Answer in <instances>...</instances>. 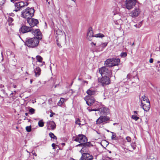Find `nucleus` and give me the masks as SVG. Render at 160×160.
<instances>
[{"label":"nucleus","instance_id":"47","mask_svg":"<svg viewBox=\"0 0 160 160\" xmlns=\"http://www.w3.org/2000/svg\"><path fill=\"white\" fill-rule=\"evenodd\" d=\"M55 144L54 143H52V147L53 149H55Z\"/></svg>","mask_w":160,"mask_h":160},{"label":"nucleus","instance_id":"53","mask_svg":"<svg viewBox=\"0 0 160 160\" xmlns=\"http://www.w3.org/2000/svg\"><path fill=\"white\" fill-rule=\"evenodd\" d=\"M13 88H16V86L15 85H13Z\"/></svg>","mask_w":160,"mask_h":160},{"label":"nucleus","instance_id":"2","mask_svg":"<svg viewBox=\"0 0 160 160\" xmlns=\"http://www.w3.org/2000/svg\"><path fill=\"white\" fill-rule=\"evenodd\" d=\"M39 42V40L36 38H33L27 39L25 42V44L28 47L34 48L37 46Z\"/></svg>","mask_w":160,"mask_h":160},{"label":"nucleus","instance_id":"8","mask_svg":"<svg viewBox=\"0 0 160 160\" xmlns=\"http://www.w3.org/2000/svg\"><path fill=\"white\" fill-rule=\"evenodd\" d=\"M109 117L106 116H101L96 120V124H99L102 123H106L107 121L109 120Z\"/></svg>","mask_w":160,"mask_h":160},{"label":"nucleus","instance_id":"60","mask_svg":"<svg viewBox=\"0 0 160 160\" xmlns=\"http://www.w3.org/2000/svg\"><path fill=\"white\" fill-rule=\"evenodd\" d=\"M134 44V42H133L132 44V45H133Z\"/></svg>","mask_w":160,"mask_h":160},{"label":"nucleus","instance_id":"30","mask_svg":"<svg viewBox=\"0 0 160 160\" xmlns=\"http://www.w3.org/2000/svg\"><path fill=\"white\" fill-rule=\"evenodd\" d=\"M29 114H32L35 113V110L33 108L29 107Z\"/></svg>","mask_w":160,"mask_h":160},{"label":"nucleus","instance_id":"13","mask_svg":"<svg viewBox=\"0 0 160 160\" xmlns=\"http://www.w3.org/2000/svg\"><path fill=\"white\" fill-rule=\"evenodd\" d=\"M93 159V156L88 153H82V156L79 160H92Z\"/></svg>","mask_w":160,"mask_h":160},{"label":"nucleus","instance_id":"6","mask_svg":"<svg viewBox=\"0 0 160 160\" xmlns=\"http://www.w3.org/2000/svg\"><path fill=\"white\" fill-rule=\"evenodd\" d=\"M110 77L111 76H105L101 78H99L98 82L103 86L108 85L110 83Z\"/></svg>","mask_w":160,"mask_h":160},{"label":"nucleus","instance_id":"11","mask_svg":"<svg viewBox=\"0 0 160 160\" xmlns=\"http://www.w3.org/2000/svg\"><path fill=\"white\" fill-rule=\"evenodd\" d=\"M141 11L138 8H135L134 10L132 11L130 13V15L132 18L138 17L140 14Z\"/></svg>","mask_w":160,"mask_h":160},{"label":"nucleus","instance_id":"54","mask_svg":"<svg viewBox=\"0 0 160 160\" xmlns=\"http://www.w3.org/2000/svg\"><path fill=\"white\" fill-rule=\"evenodd\" d=\"M92 44H93V45H94L95 46L96 45V43H94L93 42H92Z\"/></svg>","mask_w":160,"mask_h":160},{"label":"nucleus","instance_id":"61","mask_svg":"<svg viewBox=\"0 0 160 160\" xmlns=\"http://www.w3.org/2000/svg\"><path fill=\"white\" fill-rule=\"evenodd\" d=\"M102 160H107L106 159H103Z\"/></svg>","mask_w":160,"mask_h":160},{"label":"nucleus","instance_id":"1","mask_svg":"<svg viewBox=\"0 0 160 160\" xmlns=\"http://www.w3.org/2000/svg\"><path fill=\"white\" fill-rule=\"evenodd\" d=\"M34 10L32 8H27L22 12V17L27 20L32 18L34 15Z\"/></svg>","mask_w":160,"mask_h":160},{"label":"nucleus","instance_id":"43","mask_svg":"<svg viewBox=\"0 0 160 160\" xmlns=\"http://www.w3.org/2000/svg\"><path fill=\"white\" fill-rule=\"evenodd\" d=\"M126 139L127 140V142H130L131 141V138L129 136H127L126 137Z\"/></svg>","mask_w":160,"mask_h":160},{"label":"nucleus","instance_id":"25","mask_svg":"<svg viewBox=\"0 0 160 160\" xmlns=\"http://www.w3.org/2000/svg\"><path fill=\"white\" fill-rule=\"evenodd\" d=\"M112 67L114 66L118 65L120 62V60L117 58H112Z\"/></svg>","mask_w":160,"mask_h":160},{"label":"nucleus","instance_id":"52","mask_svg":"<svg viewBox=\"0 0 160 160\" xmlns=\"http://www.w3.org/2000/svg\"><path fill=\"white\" fill-rule=\"evenodd\" d=\"M134 113L136 114H137V112L136 111H134Z\"/></svg>","mask_w":160,"mask_h":160},{"label":"nucleus","instance_id":"51","mask_svg":"<svg viewBox=\"0 0 160 160\" xmlns=\"http://www.w3.org/2000/svg\"><path fill=\"white\" fill-rule=\"evenodd\" d=\"M32 79H30V83L32 84Z\"/></svg>","mask_w":160,"mask_h":160},{"label":"nucleus","instance_id":"49","mask_svg":"<svg viewBox=\"0 0 160 160\" xmlns=\"http://www.w3.org/2000/svg\"><path fill=\"white\" fill-rule=\"evenodd\" d=\"M124 0H117V1L118 2H119V3H120V2L121 3L122 2H123Z\"/></svg>","mask_w":160,"mask_h":160},{"label":"nucleus","instance_id":"14","mask_svg":"<svg viewBox=\"0 0 160 160\" xmlns=\"http://www.w3.org/2000/svg\"><path fill=\"white\" fill-rule=\"evenodd\" d=\"M46 126L48 130H53L56 128V125L54 121H49L47 122Z\"/></svg>","mask_w":160,"mask_h":160},{"label":"nucleus","instance_id":"34","mask_svg":"<svg viewBox=\"0 0 160 160\" xmlns=\"http://www.w3.org/2000/svg\"><path fill=\"white\" fill-rule=\"evenodd\" d=\"M111 133H112V136L111 137V139L112 140H115V138L116 137V135L115 133L114 132H110Z\"/></svg>","mask_w":160,"mask_h":160},{"label":"nucleus","instance_id":"33","mask_svg":"<svg viewBox=\"0 0 160 160\" xmlns=\"http://www.w3.org/2000/svg\"><path fill=\"white\" fill-rule=\"evenodd\" d=\"M142 98L143 101V102H146V101L149 102V100L148 98L146 97L145 96H143L142 97Z\"/></svg>","mask_w":160,"mask_h":160},{"label":"nucleus","instance_id":"37","mask_svg":"<svg viewBox=\"0 0 160 160\" xmlns=\"http://www.w3.org/2000/svg\"><path fill=\"white\" fill-rule=\"evenodd\" d=\"M26 129L28 132H30L31 130V126H27L26 127Z\"/></svg>","mask_w":160,"mask_h":160},{"label":"nucleus","instance_id":"57","mask_svg":"<svg viewBox=\"0 0 160 160\" xmlns=\"http://www.w3.org/2000/svg\"><path fill=\"white\" fill-rule=\"evenodd\" d=\"M158 63H160V61H158Z\"/></svg>","mask_w":160,"mask_h":160},{"label":"nucleus","instance_id":"58","mask_svg":"<svg viewBox=\"0 0 160 160\" xmlns=\"http://www.w3.org/2000/svg\"><path fill=\"white\" fill-rule=\"evenodd\" d=\"M72 0L74 1V2H75L76 0Z\"/></svg>","mask_w":160,"mask_h":160},{"label":"nucleus","instance_id":"5","mask_svg":"<svg viewBox=\"0 0 160 160\" xmlns=\"http://www.w3.org/2000/svg\"><path fill=\"white\" fill-rule=\"evenodd\" d=\"M99 72L102 76L105 75V76H111L112 75L111 70L105 67L100 68L99 70Z\"/></svg>","mask_w":160,"mask_h":160},{"label":"nucleus","instance_id":"12","mask_svg":"<svg viewBox=\"0 0 160 160\" xmlns=\"http://www.w3.org/2000/svg\"><path fill=\"white\" fill-rule=\"evenodd\" d=\"M84 100L86 101L87 104L90 106L92 105L95 101L93 97H91L89 96H86L85 97Z\"/></svg>","mask_w":160,"mask_h":160},{"label":"nucleus","instance_id":"50","mask_svg":"<svg viewBox=\"0 0 160 160\" xmlns=\"http://www.w3.org/2000/svg\"><path fill=\"white\" fill-rule=\"evenodd\" d=\"M131 77V75L130 74H128L127 75V78L129 79Z\"/></svg>","mask_w":160,"mask_h":160},{"label":"nucleus","instance_id":"21","mask_svg":"<svg viewBox=\"0 0 160 160\" xmlns=\"http://www.w3.org/2000/svg\"><path fill=\"white\" fill-rule=\"evenodd\" d=\"M36 59L37 61L39 62L42 63V64H38L37 63L36 64L38 65L39 66H42L43 65L45 64V62H44L42 61L43 58H42L39 55H38L36 57Z\"/></svg>","mask_w":160,"mask_h":160},{"label":"nucleus","instance_id":"38","mask_svg":"<svg viewBox=\"0 0 160 160\" xmlns=\"http://www.w3.org/2000/svg\"><path fill=\"white\" fill-rule=\"evenodd\" d=\"M120 55L122 57L124 58L127 56V53L126 52H122L121 53Z\"/></svg>","mask_w":160,"mask_h":160},{"label":"nucleus","instance_id":"45","mask_svg":"<svg viewBox=\"0 0 160 160\" xmlns=\"http://www.w3.org/2000/svg\"><path fill=\"white\" fill-rule=\"evenodd\" d=\"M87 109L89 112H91L92 111H97L98 110V109H89L88 108H87Z\"/></svg>","mask_w":160,"mask_h":160},{"label":"nucleus","instance_id":"55","mask_svg":"<svg viewBox=\"0 0 160 160\" xmlns=\"http://www.w3.org/2000/svg\"><path fill=\"white\" fill-rule=\"evenodd\" d=\"M25 115H26V116H27L28 115V113L27 112L25 113Z\"/></svg>","mask_w":160,"mask_h":160},{"label":"nucleus","instance_id":"42","mask_svg":"<svg viewBox=\"0 0 160 160\" xmlns=\"http://www.w3.org/2000/svg\"><path fill=\"white\" fill-rule=\"evenodd\" d=\"M80 120L79 119H77L76 120L75 123L77 124H78L79 125H81V123H80Z\"/></svg>","mask_w":160,"mask_h":160},{"label":"nucleus","instance_id":"18","mask_svg":"<svg viewBox=\"0 0 160 160\" xmlns=\"http://www.w3.org/2000/svg\"><path fill=\"white\" fill-rule=\"evenodd\" d=\"M94 35H93V31L92 30L91 28H90L87 34V38L89 41H91L92 39V38L94 37Z\"/></svg>","mask_w":160,"mask_h":160},{"label":"nucleus","instance_id":"56","mask_svg":"<svg viewBox=\"0 0 160 160\" xmlns=\"http://www.w3.org/2000/svg\"><path fill=\"white\" fill-rule=\"evenodd\" d=\"M33 154L35 156H37V154L36 153H33Z\"/></svg>","mask_w":160,"mask_h":160},{"label":"nucleus","instance_id":"39","mask_svg":"<svg viewBox=\"0 0 160 160\" xmlns=\"http://www.w3.org/2000/svg\"><path fill=\"white\" fill-rule=\"evenodd\" d=\"M131 146L133 150L136 149V146L135 144V142H132L131 144Z\"/></svg>","mask_w":160,"mask_h":160},{"label":"nucleus","instance_id":"27","mask_svg":"<svg viewBox=\"0 0 160 160\" xmlns=\"http://www.w3.org/2000/svg\"><path fill=\"white\" fill-rule=\"evenodd\" d=\"M7 20L8 23V24L9 25H12V22L13 21V19L12 18L9 16V15H8V17H7Z\"/></svg>","mask_w":160,"mask_h":160},{"label":"nucleus","instance_id":"17","mask_svg":"<svg viewBox=\"0 0 160 160\" xmlns=\"http://www.w3.org/2000/svg\"><path fill=\"white\" fill-rule=\"evenodd\" d=\"M98 111L100 112V114H101L107 115L109 112L108 108L104 106L98 109Z\"/></svg>","mask_w":160,"mask_h":160},{"label":"nucleus","instance_id":"41","mask_svg":"<svg viewBox=\"0 0 160 160\" xmlns=\"http://www.w3.org/2000/svg\"><path fill=\"white\" fill-rule=\"evenodd\" d=\"M6 0H0V7L5 3Z\"/></svg>","mask_w":160,"mask_h":160},{"label":"nucleus","instance_id":"20","mask_svg":"<svg viewBox=\"0 0 160 160\" xmlns=\"http://www.w3.org/2000/svg\"><path fill=\"white\" fill-rule=\"evenodd\" d=\"M41 71L40 68L39 67L36 66L34 67V71L36 77H38L40 75Z\"/></svg>","mask_w":160,"mask_h":160},{"label":"nucleus","instance_id":"3","mask_svg":"<svg viewBox=\"0 0 160 160\" xmlns=\"http://www.w3.org/2000/svg\"><path fill=\"white\" fill-rule=\"evenodd\" d=\"M136 0H125L123 6L127 9L130 10L136 5Z\"/></svg>","mask_w":160,"mask_h":160},{"label":"nucleus","instance_id":"4","mask_svg":"<svg viewBox=\"0 0 160 160\" xmlns=\"http://www.w3.org/2000/svg\"><path fill=\"white\" fill-rule=\"evenodd\" d=\"M74 140L80 143V144L77 145V146H82V144L87 141V139L85 136L82 134H79L76 137Z\"/></svg>","mask_w":160,"mask_h":160},{"label":"nucleus","instance_id":"59","mask_svg":"<svg viewBox=\"0 0 160 160\" xmlns=\"http://www.w3.org/2000/svg\"><path fill=\"white\" fill-rule=\"evenodd\" d=\"M116 124H117L116 123H113V125H115Z\"/></svg>","mask_w":160,"mask_h":160},{"label":"nucleus","instance_id":"19","mask_svg":"<svg viewBox=\"0 0 160 160\" xmlns=\"http://www.w3.org/2000/svg\"><path fill=\"white\" fill-rule=\"evenodd\" d=\"M31 28L27 27L26 26H22L20 28V30L21 32L22 33H25L31 31Z\"/></svg>","mask_w":160,"mask_h":160},{"label":"nucleus","instance_id":"9","mask_svg":"<svg viewBox=\"0 0 160 160\" xmlns=\"http://www.w3.org/2000/svg\"><path fill=\"white\" fill-rule=\"evenodd\" d=\"M30 32L33 34L35 37L39 40L42 38V33L38 29H31Z\"/></svg>","mask_w":160,"mask_h":160},{"label":"nucleus","instance_id":"10","mask_svg":"<svg viewBox=\"0 0 160 160\" xmlns=\"http://www.w3.org/2000/svg\"><path fill=\"white\" fill-rule=\"evenodd\" d=\"M30 32L33 34L35 37L39 40L42 38V33L38 29H31Z\"/></svg>","mask_w":160,"mask_h":160},{"label":"nucleus","instance_id":"36","mask_svg":"<svg viewBox=\"0 0 160 160\" xmlns=\"http://www.w3.org/2000/svg\"><path fill=\"white\" fill-rule=\"evenodd\" d=\"M142 22H139L136 25H134V26L136 28H139L141 26Z\"/></svg>","mask_w":160,"mask_h":160},{"label":"nucleus","instance_id":"24","mask_svg":"<svg viewBox=\"0 0 160 160\" xmlns=\"http://www.w3.org/2000/svg\"><path fill=\"white\" fill-rule=\"evenodd\" d=\"M96 92V91L93 90L92 88H91L88 90L87 92V93L88 96H91L95 95Z\"/></svg>","mask_w":160,"mask_h":160},{"label":"nucleus","instance_id":"16","mask_svg":"<svg viewBox=\"0 0 160 160\" xmlns=\"http://www.w3.org/2000/svg\"><path fill=\"white\" fill-rule=\"evenodd\" d=\"M27 22L29 25L32 27H34L38 23L37 19L31 18L27 20Z\"/></svg>","mask_w":160,"mask_h":160},{"label":"nucleus","instance_id":"32","mask_svg":"<svg viewBox=\"0 0 160 160\" xmlns=\"http://www.w3.org/2000/svg\"><path fill=\"white\" fill-rule=\"evenodd\" d=\"M44 122L42 120L39 121L38 122V125L40 127H42L44 126Z\"/></svg>","mask_w":160,"mask_h":160},{"label":"nucleus","instance_id":"23","mask_svg":"<svg viewBox=\"0 0 160 160\" xmlns=\"http://www.w3.org/2000/svg\"><path fill=\"white\" fill-rule=\"evenodd\" d=\"M108 43L107 42L102 43L98 47V50L102 51L107 45Z\"/></svg>","mask_w":160,"mask_h":160},{"label":"nucleus","instance_id":"26","mask_svg":"<svg viewBox=\"0 0 160 160\" xmlns=\"http://www.w3.org/2000/svg\"><path fill=\"white\" fill-rule=\"evenodd\" d=\"M82 146H83V147L81 149L80 152L82 153H85V152L88 151V148L84 144H82Z\"/></svg>","mask_w":160,"mask_h":160},{"label":"nucleus","instance_id":"28","mask_svg":"<svg viewBox=\"0 0 160 160\" xmlns=\"http://www.w3.org/2000/svg\"><path fill=\"white\" fill-rule=\"evenodd\" d=\"M94 37L99 38H102L105 37V36L103 34L101 33H98L95 34L94 35Z\"/></svg>","mask_w":160,"mask_h":160},{"label":"nucleus","instance_id":"29","mask_svg":"<svg viewBox=\"0 0 160 160\" xmlns=\"http://www.w3.org/2000/svg\"><path fill=\"white\" fill-rule=\"evenodd\" d=\"M64 98H61L60 100L58 103V105L59 106H61L64 103Z\"/></svg>","mask_w":160,"mask_h":160},{"label":"nucleus","instance_id":"35","mask_svg":"<svg viewBox=\"0 0 160 160\" xmlns=\"http://www.w3.org/2000/svg\"><path fill=\"white\" fill-rule=\"evenodd\" d=\"M84 144L87 146V147H90L91 146H92V144L90 142H88L87 143L85 142L84 143Z\"/></svg>","mask_w":160,"mask_h":160},{"label":"nucleus","instance_id":"31","mask_svg":"<svg viewBox=\"0 0 160 160\" xmlns=\"http://www.w3.org/2000/svg\"><path fill=\"white\" fill-rule=\"evenodd\" d=\"M49 136L50 137L52 138H53L54 139L56 140L57 139V137L52 132H50L49 133Z\"/></svg>","mask_w":160,"mask_h":160},{"label":"nucleus","instance_id":"15","mask_svg":"<svg viewBox=\"0 0 160 160\" xmlns=\"http://www.w3.org/2000/svg\"><path fill=\"white\" fill-rule=\"evenodd\" d=\"M141 106L143 110L146 112L149 110L150 106L149 102L146 101V102H143L142 100L141 101Z\"/></svg>","mask_w":160,"mask_h":160},{"label":"nucleus","instance_id":"7","mask_svg":"<svg viewBox=\"0 0 160 160\" xmlns=\"http://www.w3.org/2000/svg\"><path fill=\"white\" fill-rule=\"evenodd\" d=\"M28 5V3L26 2L21 1L16 3L14 4L15 8L13 11L16 12H18L22 8Z\"/></svg>","mask_w":160,"mask_h":160},{"label":"nucleus","instance_id":"22","mask_svg":"<svg viewBox=\"0 0 160 160\" xmlns=\"http://www.w3.org/2000/svg\"><path fill=\"white\" fill-rule=\"evenodd\" d=\"M112 59H107L105 62V65L109 67H112Z\"/></svg>","mask_w":160,"mask_h":160},{"label":"nucleus","instance_id":"40","mask_svg":"<svg viewBox=\"0 0 160 160\" xmlns=\"http://www.w3.org/2000/svg\"><path fill=\"white\" fill-rule=\"evenodd\" d=\"M132 118L136 121L137 120L139 119V117L135 115H133L132 116Z\"/></svg>","mask_w":160,"mask_h":160},{"label":"nucleus","instance_id":"46","mask_svg":"<svg viewBox=\"0 0 160 160\" xmlns=\"http://www.w3.org/2000/svg\"><path fill=\"white\" fill-rule=\"evenodd\" d=\"M51 113V114L50 115V117H52L53 115H55V113L54 112H52Z\"/></svg>","mask_w":160,"mask_h":160},{"label":"nucleus","instance_id":"48","mask_svg":"<svg viewBox=\"0 0 160 160\" xmlns=\"http://www.w3.org/2000/svg\"><path fill=\"white\" fill-rule=\"evenodd\" d=\"M153 62V59L152 58H151L149 60V62L150 63H152Z\"/></svg>","mask_w":160,"mask_h":160},{"label":"nucleus","instance_id":"44","mask_svg":"<svg viewBox=\"0 0 160 160\" xmlns=\"http://www.w3.org/2000/svg\"><path fill=\"white\" fill-rule=\"evenodd\" d=\"M8 15H9V16L13 17L14 16V13H10L9 14H7V16H6V18H7L8 17Z\"/></svg>","mask_w":160,"mask_h":160}]
</instances>
